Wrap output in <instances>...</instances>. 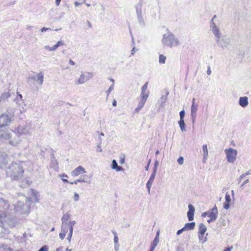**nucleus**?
<instances>
[{
	"label": "nucleus",
	"mask_w": 251,
	"mask_h": 251,
	"mask_svg": "<svg viewBox=\"0 0 251 251\" xmlns=\"http://www.w3.org/2000/svg\"><path fill=\"white\" fill-rule=\"evenodd\" d=\"M216 18V16L215 15L211 20L210 23L211 29L215 36L218 46L222 48H226L230 43V38L227 36H224L221 37L219 29L213 22Z\"/></svg>",
	"instance_id": "f257e3e1"
},
{
	"label": "nucleus",
	"mask_w": 251,
	"mask_h": 251,
	"mask_svg": "<svg viewBox=\"0 0 251 251\" xmlns=\"http://www.w3.org/2000/svg\"><path fill=\"white\" fill-rule=\"evenodd\" d=\"M75 224V221H70L68 223H64L62 224L61 231L59 235V237L61 240H63L64 239L66 233L68 230H69L67 239L69 242L71 241L73 234V227Z\"/></svg>",
	"instance_id": "f03ea898"
},
{
	"label": "nucleus",
	"mask_w": 251,
	"mask_h": 251,
	"mask_svg": "<svg viewBox=\"0 0 251 251\" xmlns=\"http://www.w3.org/2000/svg\"><path fill=\"white\" fill-rule=\"evenodd\" d=\"M148 85V82H147L142 87L141 97L139 103L135 111L138 112L144 106L147 99L149 96V93H146Z\"/></svg>",
	"instance_id": "7ed1b4c3"
},
{
	"label": "nucleus",
	"mask_w": 251,
	"mask_h": 251,
	"mask_svg": "<svg viewBox=\"0 0 251 251\" xmlns=\"http://www.w3.org/2000/svg\"><path fill=\"white\" fill-rule=\"evenodd\" d=\"M225 152L227 161L229 163H233L236 159L237 151L233 148H229L225 150Z\"/></svg>",
	"instance_id": "20e7f679"
},
{
	"label": "nucleus",
	"mask_w": 251,
	"mask_h": 251,
	"mask_svg": "<svg viewBox=\"0 0 251 251\" xmlns=\"http://www.w3.org/2000/svg\"><path fill=\"white\" fill-rule=\"evenodd\" d=\"M93 75L90 72H83L81 74L80 77L75 82L76 84H83L92 78Z\"/></svg>",
	"instance_id": "39448f33"
},
{
	"label": "nucleus",
	"mask_w": 251,
	"mask_h": 251,
	"mask_svg": "<svg viewBox=\"0 0 251 251\" xmlns=\"http://www.w3.org/2000/svg\"><path fill=\"white\" fill-rule=\"evenodd\" d=\"M218 210L216 206H214L210 211L205 212V217L207 216L209 218L207 221L208 223L215 221L217 217Z\"/></svg>",
	"instance_id": "423d86ee"
},
{
	"label": "nucleus",
	"mask_w": 251,
	"mask_h": 251,
	"mask_svg": "<svg viewBox=\"0 0 251 251\" xmlns=\"http://www.w3.org/2000/svg\"><path fill=\"white\" fill-rule=\"evenodd\" d=\"M9 208V204L4 200H0V218L6 216L7 210Z\"/></svg>",
	"instance_id": "0eeeda50"
},
{
	"label": "nucleus",
	"mask_w": 251,
	"mask_h": 251,
	"mask_svg": "<svg viewBox=\"0 0 251 251\" xmlns=\"http://www.w3.org/2000/svg\"><path fill=\"white\" fill-rule=\"evenodd\" d=\"M163 42L171 48L178 45V41L173 37L168 36L163 39Z\"/></svg>",
	"instance_id": "6e6552de"
},
{
	"label": "nucleus",
	"mask_w": 251,
	"mask_h": 251,
	"mask_svg": "<svg viewBox=\"0 0 251 251\" xmlns=\"http://www.w3.org/2000/svg\"><path fill=\"white\" fill-rule=\"evenodd\" d=\"M85 173L84 168L81 166H79L72 172L71 175L73 176H76Z\"/></svg>",
	"instance_id": "1a4fd4ad"
},
{
	"label": "nucleus",
	"mask_w": 251,
	"mask_h": 251,
	"mask_svg": "<svg viewBox=\"0 0 251 251\" xmlns=\"http://www.w3.org/2000/svg\"><path fill=\"white\" fill-rule=\"evenodd\" d=\"M156 169H155L153 170V172L152 174H151L149 180H148V181L147 183V187L148 189L149 192L150 191V189L151 187L152 184L154 181L155 174H156Z\"/></svg>",
	"instance_id": "9d476101"
},
{
	"label": "nucleus",
	"mask_w": 251,
	"mask_h": 251,
	"mask_svg": "<svg viewBox=\"0 0 251 251\" xmlns=\"http://www.w3.org/2000/svg\"><path fill=\"white\" fill-rule=\"evenodd\" d=\"M188 207L189 210L187 212V216L189 221H192L194 220L195 208L191 204H189Z\"/></svg>",
	"instance_id": "9b49d317"
},
{
	"label": "nucleus",
	"mask_w": 251,
	"mask_h": 251,
	"mask_svg": "<svg viewBox=\"0 0 251 251\" xmlns=\"http://www.w3.org/2000/svg\"><path fill=\"white\" fill-rule=\"evenodd\" d=\"M226 202L224 204L225 209L227 210L229 208L231 203V198L230 195L226 193L225 196Z\"/></svg>",
	"instance_id": "f8f14e48"
},
{
	"label": "nucleus",
	"mask_w": 251,
	"mask_h": 251,
	"mask_svg": "<svg viewBox=\"0 0 251 251\" xmlns=\"http://www.w3.org/2000/svg\"><path fill=\"white\" fill-rule=\"evenodd\" d=\"M10 121L8 120L6 116L4 115L0 117V127H1L8 124Z\"/></svg>",
	"instance_id": "ddd939ff"
},
{
	"label": "nucleus",
	"mask_w": 251,
	"mask_h": 251,
	"mask_svg": "<svg viewBox=\"0 0 251 251\" xmlns=\"http://www.w3.org/2000/svg\"><path fill=\"white\" fill-rule=\"evenodd\" d=\"M239 103L240 106L245 107L248 104V99L247 97H240Z\"/></svg>",
	"instance_id": "4468645a"
},
{
	"label": "nucleus",
	"mask_w": 251,
	"mask_h": 251,
	"mask_svg": "<svg viewBox=\"0 0 251 251\" xmlns=\"http://www.w3.org/2000/svg\"><path fill=\"white\" fill-rule=\"evenodd\" d=\"M198 236H199L200 241H201L202 243L203 242L202 240L204 237V226H203V225H202V224H201L200 225V227H199V230L198 232Z\"/></svg>",
	"instance_id": "2eb2a0df"
},
{
	"label": "nucleus",
	"mask_w": 251,
	"mask_h": 251,
	"mask_svg": "<svg viewBox=\"0 0 251 251\" xmlns=\"http://www.w3.org/2000/svg\"><path fill=\"white\" fill-rule=\"evenodd\" d=\"M198 109V105L195 102V99L193 100V103L191 107V115L193 117L196 116V112Z\"/></svg>",
	"instance_id": "dca6fc26"
},
{
	"label": "nucleus",
	"mask_w": 251,
	"mask_h": 251,
	"mask_svg": "<svg viewBox=\"0 0 251 251\" xmlns=\"http://www.w3.org/2000/svg\"><path fill=\"white\" fill-rule=\"evenodd\" d=\"M112 168L116 170L117 171L123 170V168L121 166H119L115 160H113L112 163Z\"/></svg>",
	"instance_id": "f3484780"
},
{
	"label": "nucleus",
	"mask_w": 251,
	"mask_h": 251,
	"mask_svg": "<svg viewBox=\"0 0 251 251\" xmlns=\"http://www.w3.org/2000/svg\"><path fill=\"white\" fill-rule=\"evenodd\" d=\"M195 226V223L192 222L190 223L186 224L183 227L185 229V230H191L194 229Z\"/></svg>",
	"instance_id": "a211bd4d"
},
{
	"label": "nucleus",
	"mask_w": 251,
	"mask_h": 251,
	"mask_svg": "<svg viewBox=\"0 0 251 251\" xmlns=\"http://www.w3.org/2000/svg\"><path fill=\"white\" fill-rule=\"evenodd\" d=\"M179 126L181 128V130L182 131L185 130V124L184 123V119H180L179 122H178Z\"/></svg>",
	"instance_id": "6ab92c4d"
},
{
	"label": "nucleus",
	"mask_w": 251,
	"mask_h": 251,
	"mask_svg": "<svg viewBox=\"0 0 251 251\" xmlns=\"http://www.w3.org/2000/svg\"><path fill=\"white\" fill-rule=\"evenodd\" d=\"M70 219V216L69 215H65L62 218V224L68 223L70 221H69Z\"/></svg>",
	"instance_id": "aec40b11"
},
{
	"label": "nucleus",
	"mask_w": 251,
	"mask_h": 251,
	"mask_svg": "<svg viewBox=\"0 0 251 251\" xmlns=\"http://www.w3.org/2000/svg\"><path fill=\"white\" fill-rule=\"evenodd\" d=\"M166 59V56L163 55V54H160L159 55V61L160 63L164 64L165 63Z\"/></svg>",
	"instance_id": "412c9836"
},
{
	"label": "nucleus",
	"mask_w": 251,
	"mask_h": 251,
	"mask_svg": "<svg viewBox=\"0 0 251 251\" xmlns=\"http://www.w3.org/2000/svg\"><path fill=\"white\" fill-rule=\"evenodd\" d=\"M43 74L42 73H40L38 75V80L39 81L40 84H42L43 82Z\"/></svg>",
	"instance_id": "4be33fe9"
},
{
	"label": "nucleus",
	"mask_w": 251,
	"mask_h": 251,
	"mask_svg": "<svg viewBox=\"0 0 251 251\" xmlns=\"http://www.w3.org/2000/svg\"><path fill=\"white\" fill-rule=\"evenodd\" d=\"M62 180L64 182H67V183H70L71 184H73L74 183L75 184H77V183L78 182L83 181L82 180H76L74 181V182H69L68 180H67L66 179H65V178H62Z\"/></svg>",
	"instance_id": "5701e85b"
},
{
	"label": "nucleus",
	"mask_w": 251,
	"mask_h": 251,
	"mask_svg": "<svg viewBox=\"0 0 251 251\" xmlns=\"http://www.w3.org/2000/svg\"><path fill=\"white\" fill-rule=\"evenodd\" d=\"M250 174H251V172L248 171L245 174H242L241 176H240L239 178V181H240L244 177H246V176H248V175H250Z\"/></svg>",
	"instance_id": "b1692460"
},
{
	"label": "nucleus",
	"mask_w": 251,
	"mask_h": 251,
	"mask_svg": "<svg viewBox=\"0 0 251 251\" xmlns=\"http://www.w3.org/2000/svg\"><path fill=\"white\" fill-rule=\"evenodd\" d=\"M57 46H56V44H55V45H54L53 46H52V47H49L48 48V50H50V51H54V50H56V49H57Z\"/></svg>",
	"instance_id": "393cba45"
},
{
	"label": "nucleus",
	"mask_w": 251,
	"mask_h": 251,
	"mask_svg": "<svg viewBox=\"0 0 251 251\" xmlns=\"http://www.w3.org/2000/svg\"><path fill=\"white\" fill-rule=\"evenodd\" d=\"M49 248L47 246H44L38 251H48Z\"/></svg>",
	"instance_id": "a878e982"
},
{
	"label": "nucleus",
	"mask_w": 251,
	"mask_h": 251,
	"mask_svg": "<svg viewBox=\"0 0 251 251\" xmlns=\"http://www.w3.org/2000/svg\"><path fill=\"white\" fill-rule=\"evenodd\" d=\"M180 115V119H184V117L185 116V112L184 110H182L179 113Z\"/></svg>",
	"instance_id": "bb28decb"
},
{
	"label": "nucleus",
	"mask_w": 251,
	"mask_h": 251,
	"mask_svg": "<svg viewBox=\"0 0 251 251\" xmlns=\"http://www.w3.org/2000/svg\"><path fill=\"white\" fill-rule=\"evenodd\" d=\"M177 162L178 164L182 165L183 163V158L182 156H180L177 159Z\"/></svg>",
	"instance_id": "cd10ccee"
},
{
	"label": "nucleus",
	"mask_w": 251,
	"mask_h": 251,
	"mask_svg": "<svg viewBox=\"0 0 251 251\" xmlns=\"http://www.w3.org/2000/svg\"><path fill=\"white\" fill-rule=\"evenodd\" d=\"M79 198V197L78 194L76 193H75V195H74V200H75V201H78Z\"/></svg>",
	"instance_id": "c85d7f7f"
},
{
	"label": "nucleus",
	"mask_w": 251,
	"mask_h": 251,
	"mask_svg": "<svg viewBox=\"0 0 251 251\" xmlns=\"http://www.w3.org/2000/svg\"><path fill=\"white\" fill-rule=\"evenodd\" d=\"M157 243H158V239L156 237L154 239V241H153V243H152L151 245H155V247L156 246L157 244Z\"/></svg>",
	"instance_id": "c756f323"
},
{
	"label": "nucleus",
	"mask_w": 251,
	"mask_h": 251,
	"mask_svg": "<svg viewBox=\"0 0 251 251\" xmlns=\"http://www.w3.org/2000/svg\"><path fill=\"white\" fill-rule=\"evenodd\" d=\"M233 249L232 246H230V247L225 248L223 251H231V250Z\"/></svg>",
	"instance_id": "7c9ffc66"
},
{
	"label": "nucleus",
	"mask_w": 251,
	"mask_h": 251,
	"mask_svg": "<svg viewBox=\"0 0 251 251\" xmlns=\"http://www.w3.org/2000/svg\"><path fill=\"white\" fill-rule=\"evenodd\" d=\"M63 44H63V42H62V41H59L57 43V44H56V45L57 46V48H58V47H59V46H61L63 45Z\"/></svg>",
	"instance_id": "2f4dec72"
},
{
	"label": "nucleus",
	"mask_w": 251,
	"mask_h": 251,
	"mask_svg": "<svg viewBox=\"0 0 251 251\" xmlns=\"http://www.w3.org/2000/svg\"><path fill=\"white\" fill-rule=\"evenodd\" d=\"M184 230H185V229L184 228V227H183L182 228H181V229H180L178 230L177 231V235H179V234H181V233H182V232L183 231H184Z\"/></svg>",
	"instance_id": "473e14b6"
},
{
	"label": "nucleus",
	"mask_w": 251,
	"mask_h": 251,
	"mask_svg": "<svg viewBox=\"0 0 251 251\" xmlns=\"http://www.w3.org/2000/svg\"><path fill=\"white\" fill-rule=\"evenodd\" d=\"M113 89V85H112L109 88L108 91H107V95L109 94V93L111 92L112 90Z\"/></svg>",
	"instance_id": "72a5a7b5"
},
{
	"label": "nucleus",
	"mask_w": 251,
	"mask_h": 251,
	"mask_svg": "<svg viewBox=\"0 0 251 251\" xmlns=\"http://www.w3.org/2000/svg\"><path fill=\"white\" fill-rule=\"evenodd\" d=\"M211 73V71L210 70V67H208V69H207V74L208 75H210Z\"/></svg>",
	"instance_id": "f704fd0d"
},
{
	"label": "nucleus",
	"mask_w": 251,
	"mask_h": 251,
	"mask_svg": "<svg viewBox=\"0 0 251 251\" xmlns=\"http://www.w3.org/2000/svg\"><path fill=\"white\" fill-rule=\"evenodd\" d=\"M249 179H247V180H246L245 181H244L243 182V183H242V184L241 185V187L244 186V185L245 184H246V183H247L248 182H249Z\"/></svg>",
	"instance_id": "c9c22d12"
},
{
	"label": "nucleus",
	"mask_w": 251,
	"mask_h": 251,
	"mask_svg": "<svg viewBox=\"0 0 251 251\" xmlns=\"http://www.w3.org/2000/svg\"><path fill=\"white\" fill-rule=\"evenodd\" d=\"M112 105L113 106H116L117 105V101L115 100H113Z\"/></svg>",
	"instance_id": "e433bc0d"
},
{
	"label": "nucleus",
	"mask_w": 251,
	"mask_h": 251,
	"mask_svg": "<svg viewBox=\"0 0 251 251\" xmlns=\"http://www.w3.org/2000/svg\"><path fill=\"white\" fill-rule=\"evenodd\" d=\"M155 249V245H151L149 251H153Z\"/></svg>",
	"instance_id": "4c0bfd02"
},
{
	"label": "nucleus",
	"mask_w": 251,
	"mask_h": 251,
	"mask_svg": "<svg viewBox=\"0 0 251 251\" xmlns=\"http://www.w3.org/2000/svg\"><path fill=\"white\" fill-rule=\"evenodd\" d=\"M69 63L70 65L74 66L75 65V62L72 60L71 59H70L69 60Z\"/></svg>",
	"instance_id": "58836bf2"
},
{
	"label": "nucleus",
	"mask_w": 251,
	"mask_h": 251,
	"mask_svg": "<svg viewBox=\"0 0 251 251\" xmlns=\"http://www.w3.org/2000/svg\"><path fill=\"white\" fill-rule=\"evenodd\" d=\"M61 0H55V3L56 5L58 6L60 4Z\"/></svg>",
	"instance_id": "ea45409f"
},
{
	"label": "nucleus",
	"mask_w": 251,
	"mask_h": 251,
	"mask_svg": "<svg viewBox=\"0 0 251 251\" xmlns=\"http://www.w3.org/2000/svg\"><path fill=\"white\" fill-rule=\"evenodd\" d=\"M61 177H68L67 175H66V174H62V175H61Z\"/></svg>",
	"instance_id": "a19ab883"
},
{
	"label": "nucleus",
	"mask_w": 251,
	"mask_h": 251,
	"mask_svg": "<svg viewBox=\"0 0 251 251\" xmlns=\"http://www.w3.org/2000/svg\"><path fill=\"white\" fill-rule=\"evenodd\" d=\"M63 247H60L56 249V251H60L61 250H62Z\"/></svg>",
	"instance_id": "79ce46f5"
},
{
	"label": "nucleus",
	"mask_w": 251,
	"mask_h": 251,
	"mask_svg": "<svg viewBox=\"0 0 251 251\" xmlns=\"http://www.w3.org/2000/svg\"><path fill=\"white\" fill-rule=\"evenodd\" d=\"M231 194H232V197H234V192L233 190L231 191Z\"/></svg>",
	"instance_id": "37998d69"
},
{
	"label": "nucleus",
	"mask_w": 251,
	"mask_h": 251,
	"mask_svg": "<svg viewBox=\"0 0 251 251\" xmlns=\"http://www.w3.org/2000/svg\"><path fill=\"white\" fill-rule=\"evenodd\" d=\"M159 151H156V154L157 155V154H159Z\"/></svg>",
	"instance_id": "c03bdc74"
},
{
	"label": "nucleus",
	"mask_w": 251,
	"mask_h": 251,
	"mask_svg": "<svg viewBox=\"0 0 251 251\" xmlns=\"http://www.w3.org/2000/svg\"><path fill=\"white\" fill-rule=\"evenodd\" d=\"M54 227H52V228H51V231H54Z\"/></svg>",
	"instance_id": "a18cd8bd"
},
{
	"label": "nucleus",
	"mask_w": 251,
	"mask_h": 251,
	"mask_svg": "<svg viewBox=\"0 0 251 251\" xmlns=\"http://www.w3.org/2000/svg\"><path fill=\"white\" fill-rule=\"evenodd\" d=\"M19 97H20V98H21V99H22V95H21V94H19Z\"/></svg>",
	"instance_id": "49530a36"
},
{
	"label": "nucleus",
	"mask_w": 251,
	"mask_h": 251,
	"mask_svg": "<svg viewBox=\"0 0 251 251\" xmlns=\"http://www.w3.org/2000/svg\"><path fill=\"white\" fill-rule=\"evenodd\" d=\"M66 251H71V250H69L68 248L66 249Z\"/></svg>",
	"instance_id": "de8ad7c7"
},
{
	"label": "nucleus",
	"mask_w": 251,
	"mask_h": 251,
	"mask_svg": "<svg viewBox=\"0 0 251 251\" xmlns=\"http://www.w3.org/2000/svg\"><path fill=\"white\" fill-rule=\"evenodd\" d=\"M123 162H124V160H122V161H121V163H123Z\"/></svg>",
	"instance_id": "09e8293b"
},
{
	"label": "nucleus",
	"mask_w": 251,
	"mask_h": 251,
	"mask_svg": "<svg viewBox=\"0 0 251 251\" xmlns=\"http://www.w3.org/2000/svg\"><path fill=\"white\" fill-rule=\"evenodd\" d=\"M204 148H205V149H206V146L205 145V146H204Z\"/></svg>",
	"instance_id": "8fccbe9b"
}]
</instances>
